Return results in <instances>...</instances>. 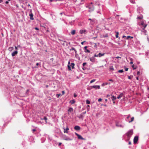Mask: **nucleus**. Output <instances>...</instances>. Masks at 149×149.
<instances>
[{"label": "nucleus", "mask_w": 149, "mask_h": 149, "mask_svg": "<svg viewBox=\"0 0 149 149\" xmlns=\"http://www.w3.org/2000/svg\"><path fill=\"white\" fill-rule=\"evenodd\" d=\"M133 133L132 129L129 130L127 133L123 136V139H124L126 141H129Z\"/></svg>", "instance_id": "nucleus-1"}, {"label": "nucleus", "mask_w": 149, "mask_h": 149, "mask_svg": "<svg viewBox=\"0 0 149 149\" xmlns=\"http://www.w3.org/2000/svg\"><path fill=\"white\" fill-rule=\"evenodd\" d=\"M89 88H88V90H90L93 88H95L96 89H100V86L99 85H94L91 86L89 87Z\"/></svg>", "instance_id": "nucleus-2"}, {"label": "nucleus", "mask_w": 149, "mask_h": 149, "mask_svg": "<svg viewBox=\"0 0 149 149\" xmlns=\"http://www.w3.org/2000/svg\"><path fill=\"white\" fill-rule=\"evenodd\" d=\"M116 126L118 127L123 128L124 127V125H121L120 122L119 121H117L116 122Z\"/></svg>", "instance_id": "nucleus-3"}, {"label": "nucleus", "mask_w": 149, "mask_h": 149, "mask_svg": "<svg viewBox=\"0 0 149 149\" xmlns=\"http://www.w3.org/2000/svg\"><path fill=\"white\" fill-rule=\"evenodd\" d=\"M63 140L66 141H71L72 140V139L70 138L65 135H64L63 136Z\"/></svg>", "instance_id": "nucleus-4"}, {"label": "nucleus", "mask_w": 149, "mask_h": 149, "mask_svg": "<svg viewBox=\"0 0 149 149\" xmlns=\"http://www.w3.org/2000/svg\"><path fill=\"white\" fill-rule=\"evenodd\" d=\"M79 33L81 34H86L87 33V31L85 29H81L79 31Z\"/></svg>", "instance_id": "nucleus-5"}, {"label": "nucleus", "mask_w": 149, "mask_h": 149, "mask_svg": "<svg viewBox=\"0 0 149 149\" xmlns=\"http://www.w3.org/2000/svg\"><path fill=\"white\" fill-rule=\"evenodd\" d=\"M89 46H86L84 47L83 49L85 53H89L90 52V51L87 49V48Z\"/></svg>", "instance_id": "nucleus-6"}, {"label": "nucleus", "mask_w": 149, "mask_h": 149, "mask_svg": "<svg viewBox=\"0 0 149 149\" xmlns=\"http://www.w3.org/2000/svg\"><path fill=\"white\" fill-rule=\"evenodd\" d=\"M147 24H146L144 25L143 28H142V29L141 30V31L143 32V33H144L145 34H146V31L145 30V28L147 26Z\"/></svg>", "instance_id": "nucleus-7"}, {"label": "nucleus", "mask_w": 149, "mask_h": 149, "mask_svg": "<svg viewBox=\"0 0 149 149\" xmlns=\"http://www.w3.org/2000/svg\"><path fill=\"white\" fill-rule=\"evenodd\" d=\"M138 139V136H135L134 139V143H137Z\"/></svg>", "instance_id": "nucleus-8"}, {"label": "nucleus", "mask_w": 149, "mask_h": 149, "mask_svg": "<svg viewBox=\"0 0 149 149\" xmlns=\"http://www.w3.org/2000/svg\"><path fill=\"white\" fill-rule=\"evenodd\" d=\"M137 11L139 13H140L142 11L143 8L141 7H139L137 8Z\"/></svg>", "instance_id": "nucleus-9"}, {"label": "nucleus", "mask_w": 149, "mask_h": 149, "mask_svg": "<svg viewBox=\"0 0 149 149\" xmlns=\"http://www.w3.org/2000/svg\"><path fill=\"white\" fill-rule=\"evenodd\" d=\"M74 129L77 131H79L80 129V127L79 126H75L74 127Z\"/></svg>", "instance_id": "nucleus-10"}, {"label": "nucleus", "mask_w": 149, "mask_h": 149, "mask_svg": "<svg viewBox=\"0 0 149 149\" xmlns=\"http://www.w3.org/2000/svg\"><path fill=\"white\" fill-rule=\"evenodd\" d=\"M18 52L17 51H15L13 52L12 53V56H15L17 54Z\"/></svg>", "instance_id": "nucleus-11"}, {"label": "nucleus", "mask_w": 149, "mask_h": 149, "mask_svg": "<svg viewBox=\"0 0 149 149\" xmlns=\"http://www.w3.org/2000/svg\"><path fill=\"white\" fill-rule=\"evenodd\" d=\"M86 64V62L82 64L83 67H82V69L83 70H85L86 68L84 67V66Z\"/></svg>", "instance_id": "nucleus-12"}, {"label": "nucleus", "mask_w": 149, "mask_h": 149, "mask_svg": "<svg viewBox=\"0 0 149 149\" xmlns=\"http://www.w3.org/2000/svg\"><path fill=\"white\" fill-rule=\"evenodd\" d=\"M69 130V129L68 127L66 128L65 129L64 128V133H68V130Z\"/></svg>", "instance_id": "nucleus-13"}, {"label": "nucleus", "mask_w": 149, "mask_h": 149, "mask_svg": "<svg viewBox=\"0 0 149 149\" xmlns=\"http://www.w3.org/2000/svg\"><path fill=\"white\" fill-rule=\"evenodd\" d=\"M123 95V93H121L117 97V98L118 99H120Z\"/></svg>", "instance_id": "nucleus-14"}, {"label": "nucleus", "mask_w": 149, "mask_h": 149, "mask_svg": "<svg viewBox=\"0 0 149 149\" xmlns=\"http://www.w3.org/2000/svg\"><path fill=\"white\" fill-rule=\"evenodd\" d=\"M29 16L30 17V19L31 20H33L34 18H33V15L32 13H31L29 14Z\"/></svg>", "instance_id": "nucleus-15"}, {"label": "nucleus", "mask_w": 149, "mask_h": 149, "mask_svg": "<svg viewBox=\"0 0 149 149\" xmlns=\"http://www.w3.org/2000/svg\"><path fill=\"white\" fill-rule=\"evenodd\" d=\"M115 32L116 33V37L117 38H118L119 39H120V38L118 36L119 32L118 31H115Z\"/></svg>", "instance_id": "nucleus-16"}, {"label": "nucleus", "mask_w": 149, "mask_h": 149, "mask_svg": "<svg viewBox=\"0 0 149 149\" xmlns=\"http://www.w3.org/2000/svg\"><path fill=\"white\" fill-rule=\"evenodd\" d=\"M84 116H83L81 113L79 116H78V117L79 119H83L84 117Z\"/></svg>", "instance_id": "nucleus-17"}, {"label": "nucleus", "mask_w": 149, "mask_h": 149, "mask_svg": "<svg viewBox=\"0 0 149 149\" xmlns=\"http://www.w3.org/2000/svg\"><path fill=\"white\" fill-rule=\"evenodd\" d=\"M90 60L91 61L93 62H95V58L93 57H91L90 58Z\"/></svg>", "instance_id": "nucleus-18"}, {"label": "nucleus", "mask_w": 149, "mask_h": 149, "mask_svg": "<svg viewBox=\"0 0 149 149\" xmlns=\"http://www.w3.org/2000/svg\"><path fill=\"white\" fill-rule=\"evenodd\" d=\"M104 54V53H100L98 54V57H100L101 56H103Z\"/></svg>", "instance_id": "nucleus-19"}, {"label": "nucleus", "mask_w": 149, "mask_h": 149, "mask_svg": "<svg viewBox=\"0 0 149 149\" xmlns=\"http://www.w3.org/2000/svg\"><path fill=\"white\" fill-rule=\"evenodd\" d=\"M79 139L81 140H84L85 139L83 138V137L80 135H79L77 137Z\"/></svg>", "instance_id": "nucleus-20"}, {"label": "nucleus", "mask_w": 149, "mask_h": 149, "mask_svg": "<svg viewBox=\"0 0 149 149\" xmlns=\"http://www.w3.org/2000/svg\"><path fill=\"white\" fill-rule=\"evenodd\" d=\"M75 65L74 63H71L70 65V66L72 67V69H73L74 68V66Z\"/></svg>", "instance_id": "nucleus-21"}, {"label": "nucleus", "mask_w": 149, "mask_h": 149, "mask_svg": "<svg viewBox=\"0 0 149 149\" xmlns=\"http://www.w3.org/2000/svg\"><path fill=\"white\" fill-rule=\"evenodd\" d=\"M130 117V114L128 115L127 117L125 119V120L127 122H128L130 121V120H129V118Z\"/></svg>", "instance_id": "nucleus-22"}, {"label": "nucleus", "mask_w": 149, "mask_h": 149, "mask_svg": "<svg viewBox=\"0 0 149 149\" xmlns=\"http://www.w3.org/2000/svg\"><path fill=\"white\" fill-rule=\"evenodd\" d=\"M146 24H145L144 22H141L140 24V25L141 26V28H143L144 25H145Z\"/></svg>", "instance_id": "nucleus-23"}, {"label": "nucleus", "mask_w": 149, "mask_h": 149, "mask_svg": "<svg viewBox=\"0 0 149 149\" xmlns=\"http://www.w3.org/2000/svg\"><path fill=\"white\" fill-rule=\"evenodd\" d=\"M36 66H34V68H38V67L37 66L39 65L40 66V67H41V63H36Z\"/></svg>", "instance_id": "nucleus-24"}, {"label": "nucleus", "mask_w": 149, "mask_h": 149, "mask_svg": "<svg viewBox=\"0 0 149 149\" xmlns=\"http://www.w3.org/2000/svg\"><path fill=\"white\" fill-rule=\"evenodd\" d=\"M75 102V101L73 99L72 100H71L70 101V103H71V104H73Z\"/></svg>", "instance_id": "nucleus-25"}, {"label": "nucleus", "mask_w": 149, "mask_h": 149, "mask_svg": "<svg viewBox=\"0 0 149 149\" xmlns=\"http://www.w3.org/2000/svg\"><path fill=\"white\" fill-rule=\"evenodd\" d=\"M111 99L113 101H114L116 99V96H112L111 97Z\"/></svg>", "instance_id": "nucleus-26"}, {"label": "nucleus", "mask_w": 149, "mask_h": 149, "mask_svg": "<svg viewBox=\"0 0 149 149\" xmlns=\"http://www.w3.org/2000/svg\"><path fill=\"white\" fill-rule=\"evenodd\" d=\"M76 31L74 30H73L72 31L71 33L72 35H74Z\"/></svg>", "instance_id": "nucleus-27"}, {"label": "nucleus", "mask_w": 149, "mask_h": 149, "mask_svg": "<svg viewBox=\"0 0 149 149\" xmlns=\"http://www.w3.org/2000/svg\"><path fill=\"white\" fill-rule=\"evenodd\" d=\"M73 111V109L72 107H70L68 109V111L69 112H71Z\"/></svg>", "instance_id": "nucleus-28"}, {"label": "nucleus", "mask_w": 149, "mask_h": 149, "mask_svg": "<svg viewBox=\"0 0 149 149\" xmlns=\"http://www.w3.org/2000/svg\"><path fill=\"white\" fill-rule=\"evenodd\" d=\"M108 85V83L107 82H105L103 83L101 85L102 86H104L106 85Z\"/></svg>", "instance_id": "nucleus-29"}, {"label": "nucleus", "mask_w": 149, "mask_h": 149, "mask_svg": "<svg viewBox=\"0 0 149 149\" xmlns=\"http://www.w3.org/2000/svg\"><path fill=\"white\" fill-rule=\"evenodd\" d=\"M109 70H114V68L113 67V66H111L110 67H109Z\"/></svg>", "instance_id": "nucleus-30"}, {"label": "nucleus", "mask_w": 149, "mask_h": 149, "mask_svg": "<svg viewBox=\"0 0 149 149\" xmlns=\"http://www.w3.org/2000/svg\"><path fill=\"white\" fill-rule=\"evenodd\" d=\"M86 104H89L91 103V102L90 101L88 100H87L86 101Z\"/></svg>", "instance_id": "nucleus-31"}, {"label": "nucleus", "mask_w": 149, "mask_h": 149, "mask_svg": "<svg viewBox=\"0 0 149 149\" xmlns=\"http://www.w3.org/2000/svg\"><path fill=\"white\" fill-rule=\"evenodd\" d=\"M95 4L96 5L100 6V3L97 1L95 2Z\"/></svg>", "instance_id": "nucleus-32"}, {"label": "nucleus", "mask_w": 149, "mask_h": 149, "mask_svg": "<svg viewBox=\"0 0 149 149\" xmlns=\"http://www.w3.org/2000/svg\"><path fill=\"white\" fill-rule=\"evenodd\" d=\"M42 143H43L45 141V137H43L41 139Z\"/></svg>", "instance_id": "nucleus-33"}, {"label": "nucleus", "mask_w": 149, "mask_h": 149, "mask_svg": "<svg viewBox=\"0 0 149 149\" xmlns=\"http://www.w3.org/2000/svg\"><path fill=\"white\" fill-rule=\"evenodd\" d=\"M134 120V117H132V118H131V120H130V121H129V123H130L132 122V121H133Z\"/></svg>", "instance_id": "nucleus-34"}, {"label": "nucleus", "mask_w": 149, "mask_h": 149, "mask_svg": "<svg viewBox=\"0 0 149 149\" xmlns=\"http://www.w3.org/2000/svg\"><path fill=\"white\" fill-rule=\"evenodd\" d=\"M90 106L89 105H88L87 107V111H89L90 110Z\"/></svg>", "instance_id": "nucleus-35"}, {"label": "nucleus", "mask_w": 149, "mask_h": 149, "mask_svg": "<svg viewBox=\"0 0 149 149\" xmlns=\"http://www.w3.org/2000/svg\"><path fill=\"white\" fill-rule=\"evenodd\" d=\"M129 38H133V37L131 36H128L127 37L126 39H128Z\"/></svg>", "instance_id": "nucleus-36"}, {"label": "nucleus", "mask_w": 149, "mask_h": 149, "mask_svg": "<svg viewBox=\"0 0 149 149\" xmlns=\"http://www.w3.org/2000/svg\"><path fill=\"white\" fill-rule=\"evenodd\" d=\"M68 68L69 70H71V67L69 65H68Z\"/></svg>", "instance_id": "nucleus-37"}, {"label": "nucleus", "mask_w": 149, "mask_h": 149, "mask_svg": "<svg viewBox=\"0 0 149 149\" xmlns=\"http://www.w3.org/2000/svg\"><path fill=\"white\" fill-rule=\"evenodd\" d=\"M61 95V96H62L61 94H57L56 95V97H57V98H58L59 97V96Z\"/></svg>", "instance_id": "nucleus-38"}, {"label": "nucleus", "mask_w": 149, "mask_h": 149, "mask_svg": "<svg viewBox=\"0 0 149 149\" xmlns=\"http://www.w3.org/2000/svg\"><path fill=\"white\" fill-rule=\"evenodd\" d=\"M118 72L119 73H122L123 72V70H120L118 71Z\"/></svg>", "instance_id": "nucleus-39"}, {"label": "nucleus", "mask_w": 149, "mask_h": 149, "mask_svg": "<svg viewBox=\"0 0 149 149\" xmlns=\"http://www.w3.org/2000/svg\"><path fill=\"white\" fill-rule=\"evenodd\" d=\"M76 49L73 47H72L70 49V51L74 50V51L76 50Z\"/></svg>", "instance_id": "nucleus-40"}, {"label": "nucleus", "mask_w": 149, "mask_h": 149, "mask_svg": "<svg viewBox=\"0 0 149 149\" xmlns=\"http://www.w3.org/2000/svg\"><path fill=\"white\" fill-rule=\"evenodd\" d=\"M95 80H96V79H93L90 81V83H92L95 82Z\"/></svg>", "instance_id": "nucleus-41"}, {"label": "nucleus", "mask_w": 149, "mask_h": 149, "mask_svg": "<svg viewBox=\"0 0 149 149\" xmlns=\"http://www.w3.org/2000/svg\"><path fill=\"white\" fill-rule=\"evenodd\" d=\"M132 67L133 68V69H135L136 68V66H135L134 65H132Z\"/></svg>", "instance_id": "nucleus-42"}, {"label": "nucleus", "mask_w": 149, "mask_h": 149, "mask_svg": "<svg viewBox=\"0 0 149 149\" xmlns=\"http://www.w3.org/2000/svg\"><path fill=\"white\" fill-rule=\"evenodd\" d=\"M48 140L49 142L51 141L52 140V139L49 136H48Z\"/></svg>", "instance_id": "nucleus-43"}, {"label": "nucleus", "mask_w": 149, "mask_h": 149, "mask_svg": "<svg viewBox=\"0 0 149 149\" xmlns=\"http://www.w3.org/2000/svg\"><path fill=\"white\" fill-rule=\"evenodd\" d=\"M42 119L46 121L47 120V118L45 116L44 118L43 119Z\"/></svg>", "instance_id": "nucleus-44"}, {"label": "nucleus", "mask_w": 149, "mask_h": 149, "mask_svg": "<svg viewBox=\"0 0 149 149\" xmlns=\"http://www.w3.org/2000/svg\"><path fill=\"white\" fill-rule=\"evenodd\" d=\"M74 52H75V56H77L78 55V54H77V51L76 50H75V51Z\"/></svg>", "instance_id": "nucleus-45"}, {"label": "nucleus", "mask_w": 149, "mask_h": 149, "mask_svg": "<svg viewBox=\"0 0 149 149\" xmlns=\"http://www.w3.org/2000/svg\"><path fill=\"white\" fill-rule=\"evenodd\" d=\"M29 89H27L26 91V95H28V93L29 92Z\"/></svg>", "instance_id": "nucleus-46"}, {"label": "nucleus", "mask_w": 149, "mask_h": 149, "mask_svg": "<svg viewBox=\"0 0 149 149\" xmlns=\"http://www.w3.org/2000/svg\"><path fill=\"white\" fill-rule=\"evenodd\" d=\"M108 35L107 34H106L105 35H104L103 36L104 37H108Z\"/></svg>", "instance_id": "nucleus-47"}, {"label": "nucleus", "mask_w": 149, "mask_h": 149, "mask_svg": "<svg viewBox=\"0 0 149 149\" xmlns=\"http://www.w3.org/2000/svg\"><path fill=\"white\" fill-rule=\"evenodd\" d=\"M130 2L132 3H134V1L133 0H130Z\"/></svg>", "instance_id": "nucleus-48"}, {"label": "nucleus", "mask_w": 149, "mask_h": 149, "mask_svg": "<svg viewBox=\"0 0 149 149\" xmlns=\"http://www.w3.org/2000/svg\"><path fill=\"white\" fill-rule=\"evenodd\" d=\"M13 47H10L9 48V50H12L13 49Z\"/></svg>", "instance_id": "nucleus-49"}, {"label": "nucleus", "mask_w": 149, "mask_h": 149, "mask_svg": "<svg viewBox=\"0 0 149 149\" xmlns=\"http://www.w3.org/2000/svg\"><path fill=\"white\" fill-rule=\"evenodd\" d=\"M137 74L139 75H140V72L139 71H138L137 72Z\"/></svg>", "instance_id": "nucleus-50"}, {"label": "nucleus", "mask_w": 149, "mask_h": 149, "mask_svg": "<svg viewBox=\"0 0 149 149\" xmlns=\"http://www.w3.org/2000/svg\"><path fill=\"white\" fill-rule=\"evenodd\" d=\"M62 94H61V95H63L65 94V91H62Z\"/></svg>", "instance_id": "nucleus-51"}, {"label": "nucleus", "mask_w": 149, "mask_h": 149, "mask_svg": "<svg viewBox=\"0 0 149 149\" xmlns=\"http://www.w3.org/2000/svg\"><path fill=\"white\" fill-rule=\"evenodd\" d=\"M98 57V54H97V55H96V54H95L94 55V56H93V57H94V58L95 57Z\"/></svg>", "instance_id": "nucleus-52"}, {"label": "nucleus", "mask_w": 149, "mask_h": 149, "mask_svg": "<svg viewBox=\"0 0 149 149\" xmlns=\"http://www.w3.org/2000/svg\"><path fill=\"white\" fill-rule=\"evenodd\" d=\"M85 42H86V41H83V42H81V45H84V43Z\"/></svg>", "instance_id": "nucleus-53"}, {"label": "nucleus", "mask_w": 149, "mask_h": 149, "mask_svg": "<svg viewBox=\"0 0 149 149\" xmlns=\"http://www.w3.org/2000/svg\"><path fill=\"white\" fill-rule=\"evenodd\" d=\"M109 81H110L113 82L114 81V80L112 79H109Z\"/></svg>", "instance_id": "nucleus-54"}, {"label": "nucleus", "mask_w": 149, "mask_h": 149, "mask_svg": "<svg viewBox=\"0 0 149 149\" xmlns=\"http://www.w3.org/2000/svg\"><path fill=\"white\" fill-rule=\"evenodd\" d=\"M77 96V95L75 93L74 94V97H76Z\"/></svg>", "instance_id": "nucleus-55"}, {"label": "nucleus", "mask_w": 149, "mask_h": 149, "mask_svg": "<svg viewBox=\"0 0 149 149\" xmlns=\"http://www.w3.org/2000/svg\"><path fill=\"white\" fill-rule=\"evenodd\" d=\"M102 100V99L101 98H100L98 99V102H100Z\"/></svg>", "instance_id": "nucleus-56"}, {"label": "nucleus", "mask_w": 149, "mask_h": 149, "mask_svg": "<svg viewBox=\"0 0 149 149\" xmlns=\"http://www.w3.org/2000/svg\"><path fill=\"white\" fill-rule=\"evenodd\" d=\"M132 78L130 76H128V79H131Z\"/></svg>", "instance_id": "nucleus-57"}, {"label": "nucleus", "mask_w": 149, "mask_h": 149, "mask_svg": "<svg viewBox=\"0 0 149 149\" xmlns=\"http://www.w3.org/2000/svg\"><path fill=\"white\" fill-rule=\"evenodd\" d=\"M86 111H85L83 113H81L83 115L84 114H86Z\"/></svg>", "instance_id": "nucleus-58"}, {"label": "nucleus", "mask_w": 149, "mask_h": 149, "mask_svg": "<svg viewBox=\"0 0 149 149\" xmlns=\"http://www.w3.org/2000/svg\"><path fill=\"white\" fill-rule=\"evenodd\" d=\"M128 68H125V70L126 71H128Z\"/></svg>", "instance_id": "nucleus-59"}, {"label": "nucleus", "mask_w": 149, "mask_h": 149, "mask_svg": "<svg viewBox=\"0 0 149 149\" xmlns=\"http://www.w3.org/2000/svg\"><path fill=\"white\" fill-rule=\"evenodd\" d=\"M108 59L106 58L104 60V61L107 63V61Z\"/></svg>", "instance_id": "nucleus-60"}, {"label": "nucleus", "mask_w": 149, "mask_h": 149, "mask_svg": "<svg viewBox=\"0 0 149 149\" xmlns=\"http://www.w3.org/2000/svg\"><path fill=\"white\" fill-rule=\"evenodd\" d=\"M46 31L47 32H49V28H47V29L46 30Z\"/></svg>", "instance_id": "nucleus-61"}, {"label": "nucleus", "mask_w": 149, "mask_h": 149, "mask_svg": "<svg viewBox=\"0 0 149 149\" xmlns=\"http://www.w3.org/2000/svg\"><path fill=\"white\" fill-rule=\"evenodd\" d=\"M15 6L17 8L19 7V5L17 4H15Z\"/></svg>", "instance_id": "nucleus-62"}, {"label": "nucleus", "mask_w": 149, "mask_h": 149, "mask_svg": "<svg viewBox=\"0 0 149 149\" xmlns=\"http://www.w3.org/2000/svg\"><path fill=\"white\" fill-rule=\"evenodd\" d=\"M35 29L36 30H39V29H38V28H37V27H36V28H35Z\"/></svg>", "instance_id": "nucleus-63"}, {"label": "nucleus", "mask_w": 149, "mask_h": 149, "mask_svg": "<svg viewBox=\"0 0 149 149\" xmlns=\"http://www.w3.org/2000/svg\"><path fill=\"white\" fill-rule=\"evenodd\" d=\"M75 134L77 136V137L79 135V134H77V133H75Z\"/></svg>", "instance_id": "nucleus-64"}]
</instances>
